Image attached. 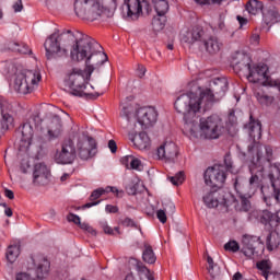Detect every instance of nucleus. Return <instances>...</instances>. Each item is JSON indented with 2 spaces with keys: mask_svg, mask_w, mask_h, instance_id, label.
I'll return each mask as SVG.
<instances>
[{
  "mask_svg": "<svg viewBox=\"0 0 280 280\" xmlns=\"http://www.w3.org/2000/svg\"><path fill=\"white\" fill-rule=\"evenodd\" d=\"M68 34L75 39L71 50L70 58L77 62L85 61V68H72L68 78L65 80V86L68 89L70 95L74 97H84L86 94V85L91 82V77L94 71H100L104 67L108 56L97 50L102 47L95 39L89 35H84L80 31H67V33H52L44 43L46 58L51 60L56 54L58 56H69V50L62 48V40L67 38Z\"/></svg>",
  "mask_w": 280,
  "mask_h": 280,
  "instance_id": "obj_1",
  "label": "nucleus"
},
{
  "mask_svg": "<svg viewBox=\"0 0 280 280\" xmlns=\"http://www.w3.org/2000/svg\"><path fill=\"white\" fill-rule=\"evenodd\" d=\"M211 89L202 90L197 86V90L190 91L179 95L175 103V110L179 115H184V128L183 132L190 139H220L224 126L222 125V118L218 115H212L207 118L198 117L196 113H200V108L208 110L214 102H220L226 91H229V80L226 78H217L210 84Z\"/></svg>",
  "mask_w": 280,
  "mask_h": 280,
  "instance_id": "obj_2",
  "label": "nucleus"
},
{
  "mask_svg": "<svg viewBox=\"0 0 280 280\" xmlns=\"http://www.w3.org/2000/svg\"><path fill=\"white\" fill-rule=\"evenodd\" d=\"M74 12L79 19L84 21H97V19H110V9L104 7L102 0H75Z\"/></svg>",
  "mask_w": 280,
  "mask_h": 280,
  "instance_id": "obj_3",
  "label": "nucleus"
},
{
  "mask_svg": "<svg viewBox=\"0 0 280 280\" xmlns=\"http://www.w3.org/2000/svg\"><path fill=\"white\" fill-rule=\"evenodd\" d=\"M224 165L214 164L213 166H210L206 170L203 178L208 187H220L224 185L226 180V172H230L231 174H237V170L233 165L231 153L225 154Z\"/></svg>",
  "mask_w": 280,
  "mask_h": 280,
  "instance_id": "obj_4",
  "label": "nucleus"
},
{
  "mask_svg": "<svg viewBox=\"0 0 280 280\" xmlns=\"http://www.w3.org/2000/svg\"><path fill=\"white\" fill-rule=\"evenodd\" d=\"M253 60L247 57V62L245 67L247 68L248 82L253 84H262V86H270L271 89H277L280 93V79H268V66L266 63L252 66Z\"/></svg>",
  "mask_w": 280,
  "mask_h": 280,
  "instance_id": "obj_5",
  "label": "nucleus"
},
{
  "mask_svg": "<svg viewBox=\"0 0 280 280\" xmlns=\"http://www.w3.org/2000/svg\"><path fill=\"white\" fill-rule=\"evenodd\" d=\"M249 139L253 140V143L248 145V152L249 154H253V152L256 150V159L254 158L253 161H257V156L259 155L261 158L259 165H264V163H270L272 161V147L266 145L265 152L266 156L264 158V154L261 153V147H259V139H261V122L259 120L253 119V116L249 117Z\"/></svg>",
  "mask_w": 280,
  "mask_h": 280,
  "instance_id": "obj_6",
  "label": "nucleus"
},
{
  "mask_svg": "<svg viewBox=\"0 0 280 280\" xmlns=\"http://www.w3.org/2000/svg\"><path fill=\"white\" fill-rule=\"evenodd\" d=\"M43 80L38 70H23L15 75L14 90L21 95H30L38 89V84Z\"/></svg>",
  "mask_w": 280,
  "mask_h": 280,
  "instance_id": "obj_7",
  "label": "nucleus"
},
{
  "mask_svg": "<svg viewBox=\"0 0 280 280\" xmlns=\"http://www.w3.org/2000/svg\"><path fill=\"white\" fill-rule=\"evenodd\" d=\"M38 130V116H31L20 126L22 138L20 141V152H30V147L34 143V137Z\"/></svg>",
  "mask_w": 280,
  "mask_h": 280,
  "instance_id": "obj_8",
  "label": "nucleus"
},
{
  "mask_svg": "<svg viewBox=\"0 0 280 280\" xmlns=\"http://www.w3.org/2000/svg\"><path fill=\"white\" fill-rule=\"evenodd\" d=\"M261 163V155L257 156V160H252L249 164V172L252 176L249 177V194H255L257 189L264 192V186H261V180H264L265 170Z\"/></svg>",
  "mask_w": 280,
  "mask_h": 280,
  "instance_id": "obj_9",
  "label": "nucleus"
},
{
  "mask_svg": "<svg viewBox=\"0 0 280 280\" xmlns=\"http://www.w3.org/2000/svg\"><path fill=\"white\" fill-rule=\"evenodd\" d=\"M75 144L73 140L68 139L61 143V149L55 153V161L59 165H71L75 161Z\"/></svg>",
  "mask_w": 280,
  "mask_h": 280,
  "instance_id": "obj_10",
  "label": "nucleus"
},
{
  "mask_svg": "<svg viewBox=\"0 0 280 280\" xmlns=\"http://www.w3.org/2000/svg\"><path fill=\"white\" fill-rule=\"evenodd\" d=\"M114 3H117L118 0H113ZM125 8L127 10L128 19H132V21L139 19L143 10L147 14L152 12V8L150 7V2L148 0H124Z\"/></svg>",
  "mask_w": 280,
  "mask_h": 280,
  "instance_id": "obj_11",
  "label": "nucleus"
},
{
  "mask_svg": "<svg viewBox=\"0 0 280 280\" xmlns=\"http://www.w3.org/2000/svg\"><path fill=\"white\" fill-rule=\"evenodd\" d=\"M77 148L80 159L89 161L97 152V142L93 137L84 136L83 139H79Z\"/></svg>",
  "mask_w": 280,
  "mask_h": 280,
  "instance_id": "obj_12",
  "label": "nucleus"
},
{
  "mask_svg": "<svg viewBox=\"0 0 280 280\" xmlns=\"http://www.w3.org/2000/svg\"><path fill=\"white\" fill-rule=\"evenodd\" d=\"M136 117L141 128H152L159 119V112L154 107H140L136 112Z\"/></svg>",
  "mask_w": 280,
  "mask_h": 280,
  "instance_id": "obj_13",
  "label": "nucleus"
},
{
  "mask_svg": "<svg viewBox=\"0 0 280 280\" xmlns=\"http://www.w3.org/2000/svg\"><path fill=\"white\" fill-rule=\"evenodd\" d=\"M180 40L185 45H188V47H194V45L202 47V40H205V28L198 25L192 26L180 35Z\"/></svg>",
  "mask_w": 280,
  "mask_h": 280,
  "instance_id": "obj_14",
  "label": "nucleus"
},
{
  "mask_svg": "<svg viewBox=\"0 0 280 280\" xmlns=\"http://www.w3.org/2000/svg\"><path fill=\"white\" fill-rule=\"evenodd\" d=\"M152 2L159 16L153 19L152 25L155 30H163V27H165V23H167L165 14H167L170 10V3L167 0H152Z\"/></svg>",
  "mask_w": 280,
  "mask_h": 280,
  "instance_id": "obj_15",
  "label": "nucleus"
},
{
  "mask_svg": "<svg viewBox=\"0 0 280 280\" xmlns=\"http://www.w3.org/2000/svg\"><path fill=\"white\" fill-rule=\"evenodd\" d=\"M257 244H261V237L245 234L242 237V253L245 257L253 259L259 255L257 252Z\"/></svg>",
  "mask_w": 280,
  "mask_h": 280,
  "instance_id": "obj_16",
  "label": "nucleus"
},
{
  "mask_svg": "<svg viewBox=\"0 0 280 280\" xmlns=\"http://www.w3.org/2000/svg\"><path fill=\"white\" fill-rule=\"evenodd\" d=\"M156 156L160 161H168L173 163L178 156V147L173 141H165L156 150Z\"/></svg>",
  "mask_w": 280,
  "mask_h": 280,
  "instance_id": "obj_17",
  "label": "nucleus"
},
{
  "mask_svg": "<svg viewBox=\"0 0 280 280\" xmlns=\"http://www.w3.org/2000/svg\"><path fill=\"white\" fill-rule=\"evenodd\" d=\"M10 103L5 97L0 96V113L1 119L0 125L2 130H10V126H14V117L10 114Z\"/></svg>",
  "mask_w": 280,
  "mask_h": 280,
  "instance_id": "obj_18",
  "label": "nucleus"
},
{
  "mask_svg": "<svg viewBox=\"0 0 280 280\" xmlns=\"http://www.w3.org/2000/svg\"><path fill=\"white\" fill-rule=\"evenodd\" d=\"M129 140L137 150H149L152 145V140H150V136L145 131H141L138 135L129 133Z\"/></svg>",
  "mask_w": 280,
  "mask_h": 280,
  "instance_id": "obj_19",
  "label": "nucleus"
},
{
  "mask_svg": "<svg viewBox=\"0 0 280 280\" xmlns=\"http://www.w3.org/2000/svg\"><path fill=\"white\" fill-rule=\"evenodd\" d=\"M49 176V170L45 163L40 162L34 165L33 183L34 185H45Z\"/></svg>",
  "mask_w": 280,
  "mask_h": 280,
  "instance_id": "obj_20",
  "label": "nucleus"
},
{
  "mask_svg": "<svg viewBox=\"0 0 280 280\" xmlns=\"http://www.w3.org/2000/svg\"><path fill=\"white\" fill-rule=\"evenodd\" d=\"M201 47H205L208 54H218L222 49V43L218 40V37H209L208 39L203 37L201 42Z\"/></svg>",
  "mask_w": 280,
  "mask_h": 280,
  "instance_id": "obj_21",
  "label": "nucleus"
},
{
  "mask_svg": "<svg viewBox=\"0 0 280 280\" xmlns=\"http://www.w3.org/2000/svg\"><path fill=\"white\" fill-rule=\"evenodd\" d=\"M262 21L269 27L272 25L280 23V13L277 11V8H269L267 11L262 13Z\"/></svg>",
  "mask_w": 280,
  "mask_h": 280,
  "instance_id": "obj_22",
  "label": "nucleus"
},
{
  "mask_svg": "<svg viewBox=\"0 0 280 280\" xmlns=\"http://www.w3.org/2000/svg\"><path fill=\"white\" fill-rule=\"evenodd\" d=\"M280 246V234L276 230H269V234L266 238V247L269 253H272V250H277Z\"/></svg>",
  "mask_w": 280,
  "mask_h": 280,
  "instance_id": "obj_23",
  "label": "nucleus"
},
{
  "mask_svg": "<svg viewBox=\"0 0 280 280\" xmlns=\"http://www.w3.org/2000/svg\"><path fill=\"white\" fill-rule=\"evenodd\" d=\"M37 261L39 262L35 268L36 277L37 279H45V277L49 275V268H51V265L49 260L43 256L39 257Z\"/></svg>",
  "mask_w": 280,
  "mask_h": 280,
  "instance_id": "obj_24",
  "label": "nucleus"
},
{
  "mask_svg": "<svg viewBox=\"0 0 280 280\" xmlns=\"http://www.w3.org/2000/svg\"><path fill=\"white\" fill-rule=\"evenodd\" d=\"M104 194H106V188H97L93 190L90 196L91 202L83 205L82 209H91V207H97V205L102 202V200H98V198H102ZM94 200H97V201H94Z\"/></svg>",
  "mask_w": 280,
  "mask_h": 280,
  "instance_id": "obj_25",
  "label": "nucleus"
},
{
  "mask_svg": "<svg viewBox=\"0 0 280 280\" xmlns=\"http://www.w3.org/2000/svg\"><path fill=\"white\" fill-rule=\"evenodd\" d=\"M203 202L209 209H215L220 205V192L210 191L203 196Z\"/></svg>",
  "mask_w": 280,
  "mask_h": 280,
  "instance_id": "obj_26",
  "label": "nucleus"
},
{
  "mask_svg": "<svg viewBox=\"0 0 280 280\" xmlns=\"http://www.w3.org/2000/svg\"><path fill=\"white\" fill-rule=\"evenodd\" d=\"M62 135V121L60 119H55L51 121L50 129H48V139L54 141Z\"/></svg>",
  "mask_w": 280,
  "mask_h": 280,
  "instance_id": "obj_27",
  "label": "nucleus"
},
{
  "mask_svg": "<svg viewBox=\"0 0 280 280\" xmlns=\"http://www.w3.org/2000/svg\"><path fill=\"white\" fill-rule=\"evenodd\" d=\"M246 12L253 16H257L264 10V3L258 0H249L245 5Z\"/></svg>",
  "mask_w": 280,
  "mask_h": 280,
  "instance_id": "obj_28",
  "label": "nucleus"
},
{
  "mask_svg": "<svg viewBox=\"0 0 280 280\" xmlns=\"http://www.w3.org/2000/svg\"><path fill=\"white\" fill-rule=\"evenodd\" d=\"M257 269L260 271L261 277L268 280L270 271L272 270V262L270 260H260L256 264Z\"/></svg>",
  "mask_w": 280,
  "mask_h": 280,
  "instance_id": "obj_29",
  "label": "nucleus"
},
{
  "mask_svg": "<svg viewBox=\"0 0 280 280\" xmlns=\"http://www.w3.org/2000/svg\"><path fill=\"white\" fill-rule=\"evenodd\" d=\"M208 261V272L212 280L220 279L221 269L220 266H218L215 262H213V258L211 256L207 257Z\"/></svg>",
  "mask_w": 280,
  "mask_h": 280,
  "instance_id": "obj_30",
  "label": "nucleus"
},
{
  "mask_svg": "<svg viewBox=\"0 0 280 280\" xmlns=\"http://www.w3.org/2000/svg\"><path fill=\"white\" fill-rule=\"evenodd\" d=\"M19 255H21V246L11 245L8 247L5 257L9 264H14L19 259Z\"/></svg>",
  "mask_w": 280,
  "mask_h": 280,
  "instance_id": "obj_31",
  "label": "nucleus"
},
{
  "mask_svg": "<svg viewBox=\"0 0 280 280\" xmlns=\"http://www.w3.org/2000/svg\"><path fill=\"white\" fill-rule=\"evenodd\" d=\"M142 259L145 264H155L156 262V255L154 254V249L152 246L144 245V250L142 253Z\"/></svg>",
  "mask_w": 280,
  "mask_h": 280,
  "instance_id": "obj_32",
  "label": "nucleus"
},
{
  "mask_svg": "<svg viewBox=\"0 0 280 280\" xmlns=\"http://www.w3.org/2000/svg\"><path fill=\"white\" fill-rule=\"evenodd\" d=\"M252 192H248L247 195L241 194L240 195V199H241V209L240 211H250V200H248V198H253Z\"/></svg>",
  "mask_w": 280,
  "mask_h": 280,
  "instance_id": "obj_33",
  "label": "nucleus"
},
{
  "mask_svg": "<svg viewBox=\"0 0 280 280\" xmlns=\"http://www.w3.org/2000/svg\"><path fill=\"white\" fill-rule=\"evenodd\" d=\"M256 98L262 106H272V104H275V96L257 93Z\"/></svg>",
  "mask_w": 280,
  "mask_h": 280,
  "instance_id": "obj_34",
  "label": "nucleus"
},
{
  "mask_svg": "<svg viewBox=\"0 0 280 280\" xmlns=\"http://www.w3.org/2000/svg\"><path fill=\"white\" fill-rule=\"evenodd\" d=\"M132 113H135V107H132L131 104H127V105L122 106V109L120 112V117H122V119H126L127 121L130 122Z\"/></svg>",
  "mask_w": 280,
  "mask_h": 280,
  "instance_id": "obj_35",
  "label": "nucleus"
},
{
  "mask_svg": "<svg viewBox=\"0 0 280 280\" xmlns=\"http://www.w3.org/2000/svg\"><path fill=\"white\" fill-rule=\"evenodd\" d=\"M168 180L176 187H178V185H183V183H185V172L179 171L175 176L168 177Z\"/></svg>",
  "mask_w": 280,
  "mask_h": 280,
  "instance_id": "obj_36",
  "label": "nucleus"
},
{
  "mask_svg": "<svg viewBox=\"0 0 280 280\" xmlns=\"http://www.w3.org/2000/svg\"><path fill=\"white\" fill-rule=\"evenodd\" d=\"M100 226L103 229V231H104V233H106V235H115V232H117V234L119 235V228H115L113 230V228H110L108 225L107 220H101L100 221Z\"/></svg>",
  "mask_w": 280,
  "mask_h": 280,
  "instance_id": "obj_37",
  "label": "nucleus"
},
{
  "mask_svg": "<svg viewBox=\"0 0 280 280\" xmlns=\"http://www.w3.org/2000/svg\"><path fill=\"white\" fill-rule=\"evenodd\" d=\"M133 261H136L137 272H140V275H144L147 279H148V277H152V273H150V269H148V267H145V265H143V262H141L137 259H133Z\"/></svg>",
  "mask_w": 280,
  "mask_h": 280,
  "instance_id": "obj_38",
  "label": "nucleus"
},
{
  "mask_svg": "<svg viewBox=\"0 0 280 280\" xmlns=\"http://www.w3.org/2000/svg\"><path fill=\"white\" fill-rule=\"evenodd\" d=\"M13 50L18 51V54H23V55L32 54V49L26 44L14 43L13 44Z\"/></svg>",
  "mask_w": 280,
  "mask_h": 280,
  "instance_id": "obj_39",
  "label": "nucleus"
},
{
  "mask_svg": "<svg viewBox=\"0 0 280 280\" xmlns=\"http://www.w3.org/2000/svg\"><path fill=\"white\" fill-rule=\"evenodd\" d=\"M224 249L229 250V253H237L240 250V243L237 241H230L225 243Z\"/></svg>",
  "mask_w": 280,
  "mask_h": 280,
  "instance_id": "obj_40",
  "label": "nucleus"
},
{
  "mask_svg": "<svg viewBox=\"0 0 280 280\" xmlns=\"http://www.w3.org/2000/svg\"><path fill=\"white\" fill-rule=\"evenodd\" d=\"M105 194H116L118 198H121L124 196V190H119L117 187L107 186L105 187Z\"/></svg>",
  "mask_w": 280,
  "mask_h": 280,
  "instance_id": "obj_41",
  "label": "nucleus"
},
{
  "mask_svg": "<svg viewBox=\"0 0 280 280\" xmlns=\"http://www.w3.org/2000/svg\"><path fill=\"white\" fill-rule=\"evenodd\" d=\"M197 5H208L209 0H194ZM226 0H211L212 3L215 5H222V3H225Z\"/></svg>",
  "mask_w": 280,
  "mask_h": 280,
  "instance_id": "obj_42",
  "label": "nucleus"
},
{
  "mask_svg": "<svg viewBox=\"0 0 280 280\" xmlns=\"http://www.w3.org/2000/svg\"><path fill=\"white\" fill-rule=\"evenodd\" d=\"M122 226L131 228V229H137V222L130 218H125L121 220Z\"/></svg>",
  "mask_w": 280,
  "mask_h": 280,
  "instance_id": "obj_43",
  "label": "nucleus"
},
{
  "mask_svg": "<svg viewBox=\"0 0 280 280\" xmlns=\"http://www.w3.org/2000/svg\"><path fill=\"white\" fill-rule=\"evenodd\" d=\"M133 159V155H125L121 158L120 162L122 163V165H126L127 170H130V165Z\"/></svg>",
  "mask_w": 280,
  "mask_h": 280,
  "instance_id": "obj_44",
  "label": "nucleus"
},
{
  "mask_svg": "<svg viewBox=\"0 0 280 280\" xmlns=\"http://www.w3.org/2000/svg\"><path fill=\"white\" fill-rule=\"evenodd\" d=\"M129 170H137L138 172L141 171V160L133 156Z\"/></svg>",
  "mask_w": 280,
  "mask_h": 280,
  "instance_id": "obj_45",
  "label": "nucleus"
},
{
  "mask_svg": "<svg viewBox=\"0 0 280 280\" xmlns=\"http://www.w3.org/2000/svg\"><path fill=\"white\" fill-rule=\"evenodd\" d=\"M156 218L162 224H165V222H167V214L165 213V210H158Z\"/></svg>",
  "mask_w": 280,
  "mask_h": 280,
  "instance_id": "obj_46",
  "label": "nucleus"
},
{
  "mask_svg": "<svg viewBox=\"0 0 280 280\" xmlns=\"http://www.w3.org/2000/svg\"><path fill=\"white\" fill-rule=\"evenodd\" d=\"M67 220L68 222H73V224H80L81 220H80V215L78 214H73V213H69L67 215Z\"/></svg>",
  "mask_w": 280,
  "mask_h": 280,
  "instance_id": "obj_47",
  "label": "nucleus"
},
{
  "mask_svg": "<svg viewBox=\"0 0 280 280\" xmlns=\"http://www.w3.org/2000/svg\"><path fill=\"white\" fill-rule=\"evenodd\" d=\"M12 9L14 12H23V0H18L16 2L13 3Z\"/></svg>",
  "mask_w": 280,
  "mask_h": 280,
  "instance_id": "obj_48",
  "label": "nucleus"
},
{
  "mask_svg": "<svg viewBox=\"0 0 280 280\" xmlns=\"http://www.w3.org/2000/svg\"><path fill=\"white\" fill-rule=\"evenodd\" d=\"M20 167H21V171L23 172V174H27V170H30V167H32V165H30V161L23 160Z\"/></svg>",
  "mask_w": 280,
  "mask_h": 280,
  "instance_id": "obj_49",
  "label": "nucleus"
},
{
  "mask_svg": "<svg viewBox=\"0 0 280 280\" xmlns=\"http://www.w3.org/2000/svg\"><path fill=\"white\" fill-rule=\"evenodd\" d=\"M164 211H168V213H174L176 211V206L174 202L168 201V203L164 207Z\"/></svg>",
  "mask_w": 280,
  "mask_h": 280,
  "instance_id": "obj_50",
  "label": "nucleus"
},
{
  "mask_svg": "<svg viewBox=\"0 0 280 280\" xmlns=\"http://www.w3.org/2000/svg\"><path fill=\"white\" fill-rule=\"evenodd\" d=\"M105 211L106 213H117L119 211V208H117V206L107 205L105 207Z\"/></svg>",
  "mask_w": 280,
  "mask_h": 280,
  "instance_id": "obj_51",
  "label": "nucleus"
},
{
  "mask_svg": "<svg viewBox=\"0 0 280 280\" xmlns=\"http://www.w3.org/2000/svg\"><path fill=\"white\" fill-rule=\"evenodd\" d=\"M236 21H238L240 27H244L245 25H248V19L237 15Z\"/></svg>",
  "mask_w": 280,
  "mask_h": 280,
  "instance_id": "obj_52",
  "label": "nucleus"
},
{
  "mask_svg": "<svg viewBox=\"0 0 280 280\" xmlns=\"http://www.w3.org/2000/svg\"><path fill=\"white\" fill-rule=\"evenodd\" d=\"M108 149L110 150L112 154H115V152H117V142H115V140H109Z\"/></svg>",
  "mask_w": 280,
  "mask_h": 280,
  "instance_id": "obj_53",
  "label": "nucleus"
},
{
  "mask_svg": "<svg viewBox=\"0 0 280 280\" xmlns=\"http://www.w3.org/2000/svg\"><path fill=\"white\" fill-rule=\"evenodd\" d=\"M147 69L143 66H138L137 75L138 78H143L145 75Z\"/></svg>",
  "mask_w": 280,
  "mask_h": 280,
  "instance_id": "obj_54",
  "label": "nucleus"
},
{
  "mask_svg": "<svg viewBox=\"0 0 280 280\" xmlns=\"http://www.w3.org/2000/svg\"><path fill=\"white\" fill-rule=\"evenodd\" d=\"M4 196L7 197V198H9V200H14V191H12L11 189H5L4 190Z\"/></svg>",
  "mask_w": 280,
  "mask_h": 280,
  "instance_id": "obj_55",
  "label": "nucleus"
},
{
  "mask_svg": "<svg viewBox=\"0 0 280 280\" xmlns=\"http://www.w3.org/2000/svg\"><path fill=\"white\" fill-rule=\"evenodd\" d=\"M4 214L7 215V218H12V214H13L12 208H5Z\"/></svg>",
  "mask_w": 280,
  "mask_h": 280,
  "instance_id": "obj_56",
  "label": "nucleus"
},
{
  "mask_svg": "<svg viewBox=\"0 0 280 280\" xmlns=\"http://www.w3.org/2000/svg\"><path fill=\"white\" fill-rule=\"evenodd\" d=\"M85 231L88 233H90L91 235H97V231H95V229H93V226H91V225Z\"/></svg>",
  "mask_w": 280,
  "mask_h": 280,
  "instance_id": "obj_57",
  "label": "nucleus"
},
{
  "mask_svg": "<svg viewBox=\"0 0 280 280\" xmlns=\"http://www.w3.org/2000/svg\"><path fill=\"white\" fill-rule=\"evenodd\" d=\"M79 226H80V229H82L83 231H86L90 225H89V223H86V222L81 223V221H80Z\"/></svg>",
  "mask_w": 280,
  "mask_h": 280,
  "instance_id": "obj_58",
  "label": "nucleus"
},
{
  "mask_svg": "<svg viewBox=\"0 0 280 280\" xmlns=\"http://www.w3.org/2000/svg\"><path fill=\"white\" fill-rule=\"evenodd\" d=\"M242 272L237 271L236 273H234L233 280H242Z\"/></svg>",
  "mask_w": 280,
  "mask_h": 280,
  "instance_id": "obj_59",
  "label": "nucleus"
},
{
  "mask_svg": "<svg viewBox=\"0 0 280 280\" xmlns=\"http://www.w3.org/2000/svg\"><path fill=\"white\" fill-rule=\"evenodd\" d=\"M252 43H259V35L255 34L252 36Z\"/></svg>",
  "mask_w": 280,
  "mask_h": 280,
  "instance_id": "obj_60",
  "label": "nucleus"
},
{
  "mask_svg": "<svg viewBox=\"0 0 280 280\" xmlns=\"http://www.w3.org/2000/svg\"><path fill=\"white\" fill-rule=\"evenodd\" d=\"M69 173H65L61 177H60V180L61 183H65V180H67V178H69Z\"/></svg>",
  "mask_w": 280,
  "mask_h": 280,
  "instance_id": "obj_61",
  "label": "nucleus"
},
{
  "mask_svg": "<svg viewBox=\"0 0 280 280\" xmlns=\"http://www.w3.org/2000/svg\"><path fill=\"white\" fill-rule=\"evenodd\" d=\"M125 280H135V276L132 273H129L126 276Z\"/></svg>",
  "mask_w": 280,
  "mask_h": 280,
  "instance_id": "obj_62",
  "label": "nucleus"
},
{
  "mask_svg": "<svg viewBox=\"0 0 280 280\" xmlns=\"http://www.w3.org/2000/svg\"><path fill=\"white\" fill-rule=\"evenodd\" d=\"M264 200H265L266 205H270V197L264 196Z\"/></svg>",
  "mask_w": 280,
  "mask_h": 280,
  "instance_id": "obj_63",
  "label": "nucleus"
},
{
  "mask_svg": "<svg viewBox=\"0 0 280 280\" xmlns=\"http://www.w3.org/2000/svg\"><path fill=\"white\" fill-rule=\"evenodd\" d=\"M148 280H154V276H148Z\"/></svg>",
  "mask_w": 280,
  "mask_h": 280,
  "instance_id": "obj_64",
  "label": "nucleus"
}]
</instances>
